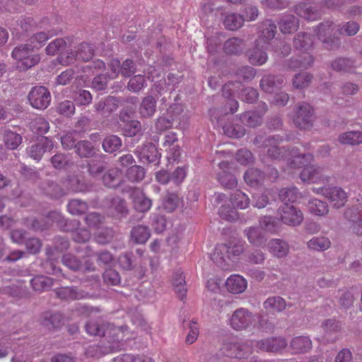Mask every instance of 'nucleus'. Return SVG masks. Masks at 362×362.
I'll return each mask as SVG.
<instances>
[{
  "label": "nucleus",
  "instance_id": "1",
  "mask_svg": "<svg viewBox=\"0 0 362 362\" xmlns=\"http://www.w3.org/2000/svg\"><path fill=\"white\" fill-rule=\"evenodd\" d=\"M313 44V36L310 34L299 33L295 36L293 40L294 47L297 49L302 50V52L287 62L286 66L288 69H305L312 65L313 58L308 51L311 48Z\"/></svg>",
  "mask_w": 362,
  "mask_h": 362
},
{
  "label": "nucleus",
  "instance_id": "2",
  "mask_svg": "<svg viewBox=\"0 0 362 362\" xmlns=\"http://www.w3.org/2000/svg\"><path fill=\"white\" fill-rule=\"evenodd\" d=\"M86 332L89 335L92 336H105L106 334H112V345L105 346L102 348L100 346H95L92 347L93 350L96 353L95 356H100L103 354H106L110 352H113L115 350L119 349L120 345L119 344L120 330L119 327H113L110 325H106L104 323H99L97 321L90 320L86 325Z\"/></svg>",
  "mask_w": 362,
  "mask_h": 362
},
{
  "label": "nucleus",
  "instance_id": "3",
  "mask_svg": "<svg viewBox=\"0 0 362 362\" xmlns=\"http://www.w3.org/2000/svg\"><path fill=\"white\" fill-rule=\"evenodd\" d=\"M283 140V137L279 135H274L265 138L264 135H257L254 139V144L259 145L260 147H269L267 150L268 156L274 159L283 158L288 160L290 165L291 161L293 158V156H297V150L293 148L287 151L284 148H279L278 144Z\"/></svg>",
  "mask_w": 362,
  "mask_h": 362
},
{
  "label": "nucleus",
  "instance_id": "4",
  "mask_svg": "<svg viewBox=\"0 0 362 362\" xmlns=\"http://www.w3.org/2000/svg\"><path fill=\"white\" fill-rule=\"evenodd\" d=\"M313 160V156L310 153L298 154L293 156V160L290 163L291 168H303L300 174V178L302 181H310L313 182H319L324 180L322 169L320 167L310 165Z\"/></svg>",
  "mask_w": 362,
  "mask_h": 362
},
{
  "label": "nucleus",
  "instance_id": "5",
  "mask_svg": "<svg viewBox=\"0 0 362 362\" xmlns=\"http://www.w3.org/2000/svg\"><path fill=\"white\" fill-rule=\"evenodd\" d=\"M244 251L243 243L239 240H230L228 244H221L216 246L212 255V260L220 267H223L230 259L231 255L238 256Z\"/></svg>",
  "mask_w": 362,
  "mask_h": 362
},
{
  "label": "nucleus",
  "instance_id": "6",
  "mask_svg": "<svg viewBox=\"0 0 362 362\" xmlns=\"http://www.w3.org/2000/svg\"><path fill=\"white\" fill-rule=\"evenodd\" d=\"M11 55L18 62V67L23 71L35 66L40 60V55L35 53L30 44L16 47Z\"/></svg>",
  "mask_w": 362,
  "mask_h": 362
},
{
  "label": "nucleus",
  "instance_id": "7",
  "mask_svg": "<svg viewBox=\"0 0 362 362\" xmlns=\"http://www.w3.org/2000/svg\"><path fill=\"white\" fill-rule=\"evenodd\" d=\"M315 119L314 109L309 103L301 102L296 105L293 122L296 127L310 130L313 127Z\"/></svg>",
  "mask_w": 362,
  "mask_h": 362
},
{
  "label": "nucleus",
  "instance_id": "8",
  "mask_svg": "<svg viewBox=\"0 0 362 362\" xmlns=\"http://www.w3.org/2000/svg\"><path fill=\"white\" fill-rule=\"evenodd\" d=\"M228 321L231 328L236 331H241L250 327L255 319L252 313L247 309L240 308L233 313Z\"/></svg>",
  "mask_w": 362,
  "mask_h": 362
},
{
  "label": "nucleus",
  "instance_id": "9",
  "mask_svg": "<svg viewBox=\"0 0 362 362\" xmlns=\"http://www.w3.org/2000/svg\"><path fill=\"white\" fill-rule=\"evenodd\" d=\"M279 218L281 223L290 226H298L303 223V212L293 206L284 204L279 209Z\"/></svg>",
  "mask_w": 362,
  "mask_h": 362
},
{
  "label": "nucleus",
  "instance_id": "10",
  "mask_svg": "<svg viewBox=\"0 0 362 362\" xmlns=\"http://www.w3.org/2000/svg\"><path fill=\"white\" fill-rule=\"evenodd\" d=\"M28 100L34 108L44 110L49 105L51 95L45 87L35 86L30 91Z\"/></svg>",
  "mask_w": 362,
  "mask_h": 362
},
{
  "label": "nucleus",
  "instance_id": "11",
  "mask_svg": "<svg viewBox=\"0 0 362 362\" xmlns=\"http://www.w3.org/2000/svg\"><path fill=\"white\" fill-rule=\"evenodd\" d=\"M332 23L325 22L319 25L317 30V35L319 39L324 43L325 47L328 49H334L338 48L341 44L339 37H332Z\"/></svg>",
  "mask_w": 362,
  "mask_h": 362
},
{
  "label": "nucleus",
  "instance_id": "12",
  "mask_svg": "<svg viewBox=\"0 0 362 362\" xmlns=\"http://www.w3.org/2000/svg\"><path fill=\"white\" fill-rule=\"evenodd\" d=\"M267 46L268 43L262 38L255 41V47L248 52L249 60L252 64L261 66L267 62L268 55L265 49Z\"/></svg>",
  "mask_w": 362,
  "mask_h": 362
},
{
  "label": "nucleus",
  "instance_id": "13",
  "mask_svg": "<svg viewBox=\"0 0 362 362\" xmlns=\"http://www.w3.org/2000/svg\"><path fill=\"white\" fill-rule=\"evenodd\" d=\"M222 349L226 356L236 358H245L252 352L250 344L238 341L226 344Z\"/></svg>",
  "mask_w": 362,
  "mask_h": 362
},
{
  "label": "nucleus",
  "instance_id": "14",
  "mask_svg": "<svg viewBox=\"0 0 362 362\" xmlns=\"http://www.w3.org/2000/svg\"><path fill=\"white\" fill-rule=\"evenodd\" d=\"M53 148V141L48 137H44L38 141L37 143L28 147L27 153L33 159L40 161L43 154L47 151H51Z\"/></svg>",
  "mask_w": 362,
  "mask_h": 362
},
{
  "label": "nucleus",
  "instance_id": "15",
  "mask_svg": "<svg viewBox=\"0 0 362 362\" xmlns=\"http://www.w3.org/2000/svg\"><path fill=\"white\" fill-rule=\"evenodd\" d=\"M256 347L262 351L276 353L287 346V342L282 337H271L256 341Z\"/></svg>",
  "mask_w": 362,
  "mask_h": 362
},
{
  "label": "nucleus",
  "instance_id": "16",
  "mask_svg": "<svg viewBox=\"0 0 362 362\" xmlns=\"http://www.w3.org/2000/svg\"><path fill=\"white\" fill-rule=\"evenodd\" d=\"M94 47L86 42L80 44L75 52H71L67 55L66 63H72L76 59L83 62L91 59L94 55Z\"/></svg>",
  "mask_w": 362,
  "mask_h": 362
},
{
  "label": "nucleus",
  "instance_id": "17",
  "mask_svg": "<svg viewBox=\"0 0 362 362\" xmlns=\"http://www.w3.org/2000/svg\"><path fill=\"white\" fill-rule=\"evenodd\" d=\"M294 12L299 17L308 21H317L321 16L320 11L315 6L305 3H300L296 5Z\"/></svg>",
  "mask_w": 362,
  "mask_h": 362
},
{
  "label": "nucleus",
  "instance_id": "18",
  "mask_svg": "<svg viewBox=\"0 0 362 362\" xmlns=\"http://www.w3.org/2000/svg\"><path fill=\"white\" fill-rule=\"evenodd\" d=\"M221 172L217 174V179L222 186L228 189H233L238 185V180L235 175L227 171L229 163L222 161L218 164Z\"/></svg>",
  "mask_w": 362,
  "mask_h": 362
},
{
  "label": "nucleus",
  "instance_id": "19",
  "mask_svg": "<svg viewBox=\"0 0 362 362\" xmlns=\"http://www.w3.org/2000/svg\"><path fill=\"white\" fill-rule=\"evenodd\" d=\"M325 197L327 198L335 208L344 206L347 201V194L341 187H327L325 191Z\"/></svg>",
  "mask_w": 362,
  "mask_h": 362
},
{
  "label": "nucleus",
  "instance_id": "20",
  "mask_svg": "<svg viewBox=\"0 0 362 362\" xmlns=\"http://www.w3.org/2000/svg\"><path fill=\"white\" fill-rule=\"evenodd\" d=\"M285 82L282 76L267 75L260 81V87L266 93H272L281 88Z\"/></svg>",
  "mask_w": 362,
  "mask_h": 362
},
{
  "label": "nucleus",
  "instance_id": "21",
  "mask_svg": "<svg viewBox=\"0 0 362 362\" xmlns=\"http://www.w3.org/2000/svg\"><path fill=\"white\" fill-rule=\"evenodd\" d=\"M57 296L64 300H75L87 298L88 293L76 287H62L56 291Z\"/></svg>",
  "mask_w": 362,
  "mask_h": 362
},
{
  "label": "nucleus",
  "instance_id": "22",
  "mask_svg": "<svg viewBox=\"0 0 362 362\" xmlns=\"http://www.w3.org/2000/svg\"><path fill=\"white\" fill-rule=\"evenodd\" d=\"M226 286L229 292L238 294L245 291L247 282L243 276L239 274H233L227 279Z\"/></svg>",
  "mask_w": 362,
  "mask_h": 362
},
{
  "label": "nucleus",
  "instance_id": "23",
  "mask_svg": "<svg viewBox=\"0 0 362 362\" xmlns=\"http://www.w3.org/2000/svg\"><path fill=\"white\" fill-rule=\"evenodd\" d=\"M130 196L134 207L136 211L145 212L150 209L151 206V200L146 198L139 189H134Z\"/></svg>",
  "mask_w": 362,
  "mask_h": 362
},
{
  "label": "nucleus",
  "instance_id": "24",
  "mask_svg": "<svg viewBox=\"0 0 362 362\" xmlns=\"http://www.w3.org/2000/svg\"><path fill=\"white\" fill-rule=\"evenodd\" d=\"M249 242L255 245H262L267 240L268 235L264 228H248L245 230Z\"/></svg>",
  "mask_w": 362,
  "mask_h": 362
},
{
  "label": "nucleus",
  "instance_id": "25",
  "mask_svg": "<svg viewBox=\"0 0 362 362\" xmlns=\"http://www.w3.org/2000/svg\"><path fill=\"white\" fill-rule=\"evenodd\" d=\"M279 27L283 33H292L296 32L299 28V21L293 15H284L279 22Z\"/></svg>",
  "mask_w": 362,
  "mask_h": 362
},
{
  "label": "nucleus",
  "instance_id": "26",
  "mask_svg": "<svg viewBox=\"0 0 362 362\" xmlns=\"http://www.w3.org/2000/svg\"><path fill=\"white\" fill-rule=\"evenodd\" d=\"M290 347L295 354L305 353L311 349L312 341L305 336L296 337L291 339Z\"/></svg>",
  "mask_w": 362,
  "mask_h": 362
},
{
  "label": "nucleus",
  "instance_id": "27",
  "mask_svg": "<svg viewBox=\"0 0 362 362\" xmlns=\"http://www.w3.org/2000/svg\"><path fill=\"white\" fill-rule=\"evenodd\" d=\"M156 110V100L153 96L148 95L142 100L139 108V113L143 118H149L155 114Z\"/></svg>",
  "mask_w": 362,
  "mask_h": 362
},
{
  "label": "nucleus",
  "instance_id": "28",
  "mask_svg": "<svg viewBox=\"0 0 362 362\" xmlns=\"http://www.w3.org/2000/svg\"><path fill=\"white\" fill-rule=\"evenodd\" d=\"M269 252L275 257L281 258L289 252L288 243L281 239H273L269 243Z\"/></svg>",
  "mask_w": 362,
  "mask_h": 362
},
{
  "label": "nucleus",
  "instance_id": "29",
  "mask_svg": "<svg viewBox=\"0 0 362 362\" xmlns=\"http://www.w3.org/2000/svg\"><path fill=\"white\" fill-rule=\"evenodd\" d=\"M264 308L269 313H276L283 311L286 307V300L280 296L268 298L263 303Z\"/></svg>",
  "mask_w": 362,
  "mask_h": 362
},
{
  "label": "nucleus",
  "instance_id": "30",
  "mask_svg": "<svg viewBox=\"0 0 362 362\" xmlns=\"http://www.w3.org/2000/svg\"><path fill=\"white\" fill-rule=\"evenodd\" d=\"M139 157L143 163H151L157 160L159 153L156 146L152 143H148L145 144L139 152Z\"/></svg>",
  "mask_w": 362,
  "mask_h": 362
},
{
  "label": "nucleus",
  "instance_id": "31",
  "mask_svg": "<svg viewBox=\"0 0 362 362\" xmlns=\"http://www.w3.org/2000/svg\"><path fill=\"white\" fill-rule=\"evenodd\" d=\"M173 286L175 292L177 294L178 298L182 300L187 294V288L185 286V277L182 272L176 271L173 276Z\"/></svg>",
  "mask_w": 362,
  "mask_h": 362
},
{
  "label": "nucleus",
  "instance_id": "32",
  "mask_svg": "<svg viewBox=\"0 0 362 362\" xmlns=\"http://www.w3.org/2000/svg\"><path fill=\"white\" fill-rule=\"evenodd\" d=\"M43 190L50 197L58 199L66 195L64 187L53 181H48L45 184Z\"/></svg>",
  "mask_w": 362,
  "mask_h": 362
},
{
  "label": "nucleus",
  "instance_id": "33",
  "mask_svg": "<svg viewBox=\"0 0 362 362\" xmlns=\"http://www.w3.org/2000/svg\"><path fill=\"white\" fill-rule=\"evenodd\" d=\"M30 284L35 291L43 292L52 287L53 281L50 277L37 276L30 280Z\"/></svg>",
  "mask_w": 362,
  "mask_h": 362
},
{
  "label": "nucleus",
  "instance_id": "34",
  "mask_svg": "<svg viewBox=\"0 0 362 362\" xmlns=\"http://www.w3.org/2000/svg\"><path fill=\"white\" fill-rule=\"evenodd\" d=\"M121 139L116 135L106 136L103 141V148L107 153H114L122 146Z\"/></svg>",
  "mask_w": 362,
  "mask_h": 362
},
{
  "label": "nucleus",
  "instance_id": "35",
  "mask_svg": "<svg viewBox=\"0 0 362 362\" xmlns=\"http://www.w3.org/2000/svg\"><path fill=\"white\" fill-rule=\"evenodd\" d=\"M57 33L58 32L57 30H52L48 33H37L30 38V45L34 49H38L41 47L49 37L57 35Z\"/></svg>",
  "mask_w": 362,
  "mask_h": 362
},
{
  "label": "nucleus",
  "instance_id": "36",
  "mask_svg": "<svg viewBox=\"0 0 362 362\" xmlns=\"http://www.w3.org/2000/svg\"><path fill=\"white\" fill-rule=\"evenodd\" d=\"M339 140L343 144L358 145L362 144V132L359 131L348 132L341 134Z\"/></svg>",
  "mask_w": 362,
  "mask_h": 362
},
{
  "label": "nucleus",
  "instance_id": "37",
  "mask_svg": "<svg viewBox=\"0 0 362 362\" xmlns=\"http://www.w3.org/2000/svg\"><path fill=\"white\" fill-rule=\"evenodd\" d=\"M121 173L117 168L109 170L103 176V182L108 187H115L120 182Z\"/></svg>",
  "mask_w": 362,
  "mask_h": 362
},
{
  "label": "nucleus",
  "instance_id": "38",
  "mask_svg": "<svg viewBox=\"0 0 362 362\" xmlns=\"http://www.w3.org/2000/svg\"><path fill=\"white\" fill-rule=\"evenodd\" d=\"M223 49L228 54H238L243 49V42L236 37L230 38L225 42Z\"/></svg>",
  "mask_w": 362,
  "mask_h": 362
},
{
  "label": "nucleus",
  "instance_id": "39",
  "mask_svg": "<svg viewBox=\"0 0 362 362\" xmlns=\"http://www.w3.org/2000/svg\"><path fill=\"white\" fill-rule=\"evenodd\" d=\"M244 21L242 16L232 13L225 17L223 24L227 29L235 30L243 25Z\"/></svg>",
  "mask_w": 362,
  "mask_h": 362
},
{
  "label": "nucleus",
  "instance_id": "40",
  "mask_svg": "<svg viewBox=\"0 0 362 362\" xmlns=\"http://www.w3.org/2000/svg\"><path fill=\"white\" fill-rule=\"evenodd\" d=\"M245 181L250 186H256L264 180V174L258 169H248L244 175Z\"/></svg>",
  "mask_w": 362,
  "mask_h": 362
},
{
  "label": "nucleus",
  "instance_id": "41",
  "mask_svg": "<svg viewBox=\"0 0 362 362\" xmlns=\"http://www.w3.org/2000/svg\"><path fill=\"white\" fill-rule=\"evenodd\" d=\"M308 247L316 251H325L330 247L331 242L329 238L325 237H316L310 240Z\"/></svg>",
  "mask_w": 362,
  "mask_h": 362
},
{
  "label": "nucleus",
  "instance_id": "42",
  "mask_svg": "<svg viewBox=\"0 0 362 362\" xmlns=\"http://www.w3.org/2000/svg\"><path fill=\"white\" fill-rule=\"evenodd\" d=\"M308 207L310 213L317 216H324L329 211L327 204L317 199L310 201Z\"/></svg>",
  "mask_w": 362,
  "mask_h": 362
},
{
  "label": "nucleus",
  "instance_id": "43",
  "mask_svg": "<svg viewBox=\"0 0 362 362\" xmlns=\"http://www.w3.org/2000/svg\"><path fill=\"white\" fill-rule=\"evenodd\" d=\"M279 197L284 204L294 202L298 198V192L296 187H284L279 191Z\"/></svg>",
  "mask_w": 362,
  "mask_h": 362
},
{
  "label": "nucleus",
  "instance_id": "44",
  "mask_svg": "<svg viewBox=\"0 0 362 362\" xmlns=\"http://www.w3.org/2000/svg\"><path fill=\"white\" fill-rule=\"evenodd\" d=\"M76 152L80 157H90L95 153L92 144L88 141H80L75 145Z\"/></svg>",
  "mask_w": 362,
  "mask_h": 362
},
{
  "label": "nucleus",
  "instance_id": "45",
  "mask_svg": "<svg viewBox=\"0 0 362 362\" xmlns=\"http://www.w3.org/2000/svg\"><path fill=\"white\" fill-rule=\"evenodd\" d=\"M230 201L233 205L241 209L247 208L250 204V199L247 195L239 190L231 195Z\"/></svg>",
  "mask_w": 362,
  "mask_h": 362
},
{
  "label": "nucleus",
  "instance_id": "46",
  "mask_svg": "<svg viewBox=\"0 0 362 362\" xmlns=\"http://www.w3.org/2000/svg\"><path fill=\"white\" fill-rule=\"evenodd\" d=\"M4 141L8 148L13 150L21 144L22 138L18 134L11 131H6L4 134Z\"/></svg>",
  "mask_w": 362,
  "mask_h": 362
},
{
  "label": "nucleus",
  "instance_id": "47",
  "mask_svg": "<svg viewBox=\"0 0 362 362\" xmlns=\"http://www.w3.org/2000/svg\"><path fill=\"white\" fill-rule=\"evenodd\" d=\"M240 119L243 124L251 127H255L262 123V116L254 112L242 114Z\"/></svg>",
  "mask_w": 362,
  "mask_h": 362
},
{
  "label": "nucleus",
  "instance_id": "48",
  "mask_svg": "<svg viewBox=\"0 0 362 362\" xmlns=\"http://www.w3.org/2000/svg\"><path fill=\"white\" fill-rule=\"evenodd\" d=\"M220 217L228 222L235 223L239 219L238 212L229 206L222 205L218 209Z\"/></svg>",
  "mask_w": 362,
  "mask_h": 362
},
{
  "label": "nucleus",
  "instance_id": "49",
  "mask_svg": "<svg viewBox=\"0 0 362 362\" xmlns=\"http://www.w3.org/2000/svg\"><path fill=\"white\" fill-rule=\"evenodd\" d=\"M63 324V316L59 313H55L53 314L46 313L43 325L47 328H57Z\"/></svg>",
  "mask_w": 362,
  "mask_h": 362
},
{
  "label": "nucleus",
  "instance_id": "50",
  "mask_svg": "<svg viewBox=\"0 0 362 362\" xmlns=\"http://www.w3.org/2000/svg\"><path fill=\"white\" fill-rule=\"evenodd\" d=\"M148 228H133L131 232L132 239L138 244L145 243L150 238Z\"/></svg>",
  "mask_w": 362,
  "mask_h": 362
},
{
  "label": "nucleus",
  "instance_id": "51",
  "mask_svg": "<svg viewBox=\"0 0 362 362\" xmlns=\"http://www.w3.org/2000/svg\"><path fill=\"white\" fill-rule=\"evenodd\" d=\"M62 261L64 266L73 271L83 269L81 261L71 253L64 255Z\"/></svg>",
  "mask_w": 362,
  "mask_h": 362
},
{
  "label": "nucleus",
  "instance_id": "52",
  "mask_svg": "<svg viewBox=\"0 0 362 362\" xmlns=\"http://www.w3.org/2000/svg\"><path fill=\"white\" fill-rule=\"evenodd\" d=\"M62 185L66 190V194L69 192H77L83 189L80 180L76 176H69L62 180Z\"/></svg>",
  "mask_w": 362,
  "mask_h": 362
},
{
  "label": "nucleus",
  "instance_id": "53",
  "mask_svg": "<svg viewBox=\"0 0 362 362\" xmlns=\"http://www.w3.org/2000/svg\"><path fill=\"white\" fill-rule=\"evenodd\" d=\"M30 128L33 132L37 134H44L48 132L49 126L45 118L39 117L32 121Z\"/></svg>",
  "mask_w": 362,
  "mask_h": 362
},
{
  "label": "nucleus",
  "instance_id": "54",
  "mask_svg": "<svg viewBox=\"0 0 362 362\" xmlns=\"http://www.w3.org/2000/svg\"><path fill=\"white\" fill-rule=\"evenodd\" d=\"M52 166L57 169H62L69 165L71 162L67 154L59 153L50 158Z\"/></svg>",
  "mask_w": 362,
  "mask_h": 362
},
{
  "label": "nucleus",
  "instance_id": "55",
  "mask_svg": "<svg viewBox=\"0 0 362 362\" xmlns=\"http://www.w3.org/2000/svg\"><path fill=\"white\" fill-rule=\"evenodd\" d=\"M223 129L225 134L228 137L241 138L245 134V128L239 124H226Z\"/></svg>",
  "mask_w": 362,
  "mask_h": 362
},
{
  "label": "nucleus",
  "instance_id": "56",
  "mask_svg": "<svg viewBox=\"0 0 362 362\" xmlns=\"http://www.w3.org/2000/svg\"><path fill=\"white\" fill-rule=\"evenodd\" d=\"M110 209L113 215H121L127 214L128 209L126 202L121 198L114 197L110 202Z\"/></svg>",
  "mask_w": 362,
  "mask_h": 362
},
{
  "label": "nucleus",
  "instance_id": "57",
  "mask_svg": "<svg viewBox=\"0 0 362 362\" xmlns=\"http://www.w3.org/2000/svg\"><path fill=\"white\" fill-rule=\"evenodd\" d=\"M68 211L73 215H79L85 213L88 209L86 202L79 199L71 200L67 205Z\"/></svg>",
  "mask_w": 362,
  "mask_h": 362
},
{
  "label": "nucleus",
  "instance_id": "58",
  "mask_svg": "<svg viewBox=\"0 0 362 362\" xmlns=\"http://www.w3.org/2000/svg\"><path fill=\"white\" fill-rule=\"evenodd\" d=\"M312 80V76L308 73H300L296 74L293 78V86L296 88L303 89L309 86Z\"/></svg>",
  "mask_w": 362,
  "mask_h": 362
},
{
  "label": "nucleus",
  "instance_id": "59",
  "mask_svg": "<svg viewBox=\"0 0 362 362\" xmlns=\"http://www.w3.org/2000/svg\"><path fill=\"white\" fill-rule=\"evenodd\" d=\"M145 176L144 168L139 165H133L127 171V177L132 182L142 180Z\"/></svg>",
  "mask_w": 362,
  "mask_h": 362
},
{
  "label": "nucleus",
  "instance_id": "60",
  "mask_svg": "<svg viewBox=\"0 0 362 362\" xmlns=\"http://www.w3.org/2000/svg\"><path fill=\"white\" fill-rule=\"evenodd\" d=\"M355 300V297L351 291H345L339 294L338 303L341 308L345 310L350 308Z\"/></svg>",
  "mask_w": 362,
  "mask_h": 362
},
{
  "label": "nucleus",
  "instance_id": "61",
  "mask_svg": "<svg viewBox=\"0 0 362 362\" xmlns=\"http://www.w3.org/2000/svg\"><path fill=\"white\" fill-rule=\"evenodd\" d=\"M322 329L326 336L331 337L340 332L341 326L339 322L335 320H327L322 323Z\"/></svg>",
  "mask_w": 362,
  "mask_h": 362
},
{
  "label": "nucleus",
  "instance_id": "62",
  "mask_svg": "<svg viewBox=\"0 0 362 362\" xmlns=\"http://www.w3.org/2000/svg\"><path fill=\"white\" fill-rule=\"evenodd\" d=\"M10 235L13 242L18 244H25L31 234L23 228H16L12 230Z\"/></svg>",
  "mask_w": 362,
  "mask_h": 362
},
{
  "label": "nucleus",
  "instance_id": "63",
  "mask_svg": "<svg viewBox=\"0 0 362 362\" xmlns=\"http://www.w3.org/2000/svg\"><path fill=\"white\" fill-rule=\"evenodd\" d=\"M45 223L47 225H57V226H66L67 225V222L62 214L57 211H51L47 214Z\"/></svg>",
  "mask_w": 362,
  "mask_h": 362
},
{
  "label": "nucleus",
  "instance_id": "64",
  "mask_svg": "<svg viewBox=\"0 0 362 362\" xmlns=\"http://www.w3.org/2000/svg\"><path fill=\"white\" fill-rule=\"evenodd\" d=\"M146 86L144 76L142 75H136L132 77L128 83V89L132 92L137 93Z\"/></svg>",
  "mask_w": 362,
  "mask_h": 362
}]
</instances>
